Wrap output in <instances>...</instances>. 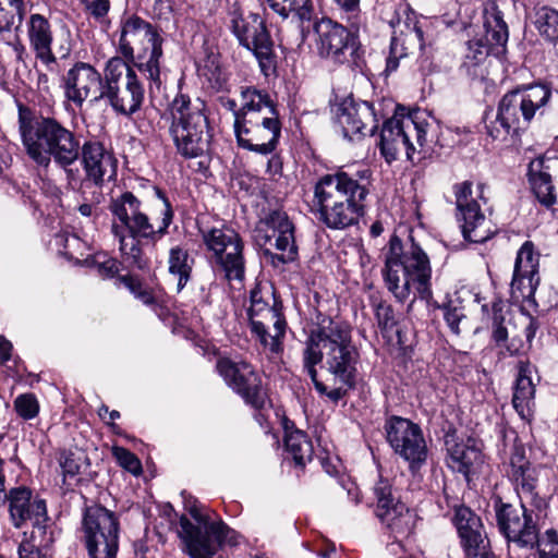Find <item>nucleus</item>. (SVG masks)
I'll return each instance as SVG.
<instances>
[{"label":"nucleus","mask_w":558,"mask_h":558,"mask_svg":"<svg viewBox=\"0 0 558 558\" xmlns=\"http://www.w3.org/2000/svg\"><path fill=\"white\" fill-rule=\"evenodd\" d=\"M17 131L26 156L47 170L53 162L65 172L69 184L76 179L75 165L82 153L80 135L53 114L37 113L17 101Z\"/></svg>","instance_id":"f257e3e1"},{"label":"nucleus","mask_w":558,"mask_h":558,"mask_svg":"<svg viewBox=\"0 0 558 558\" xmlns=\"http://www.w3.org/2000/svg\"><path fill=\"white\" fill-rule=\"evenodd\" d=\"M158 203L148 214L132 192H123L112 197L109 210L112 215L111 232L119 242V250L126 262L138 269L147 266L141 240L156 244L167 233L174 213L168 197L160 189H155Z\"/></svg>","instance_id":"f03ea898"},{"label":"nucleus","mask_w":558,"mask_h":558,"mask_svg":"<svg viewBox=\"0 0 558 558\" xmlns=\"http://www.w3.org/2000/svg\"><path fill=\"white\" fill-rule=\"evenodd\" d=\"M359 352L351 339L350 326L338 319L324 317L313 329L303 351V368L311 377L315 388L324 392L325 386L317 380L316 365L324 362L325 367L343 385L352 386L356 373Z\"/></svg>","instance_id":"7ed1b4c3"},{"label":"nucleus","mask_w":558,"mask_h":558,"mask_svg":"<svg viewBox=\"0 0 558 558\" xmlns=\"http://www.w3.org/2000/svg\"><path fill=\"white\" fill-rule=\"evenodd\" d=\"M163 39L157 29L137 15L121 21L119 52L122 59L132 62L147 75L157 87L160 86V59Z\"/></svg>","instance_id":"20e7f679"},{"label":"nucleus","mask_w":558,"mask_h":558,"mask_svg":"<svg viewBox=\"0 0 558 558\" xmlns=\"http://www.w3.org/2000/svg\"><path fill=\"white\" fill-rule=\"evenodd\" d=\"M170 136L179 155L193 159L209 150L211 134L204 105L180 94L171 102Z\"/></svg>","instance_id":"39448f33"},{"label":"nucleus","mask_w":558,"mask_h":558,"mask_svg":"<svg viewBox=\"0 0 558 558\" xmlns=\"http://www.w3.org/2000/svg\"><path fill=\"white\" fill-rule=\"evenodd\" d=\"M430 124L418 112L393 116L385 121L380 132L379 148L385 160L395 161L403 150L411 162L420 161L434 150L427 138Z\"/></svg>","instance_id":"423d86ee"},{"label":"nucleus","mask_w":558,"mask_h":558,"mask_svg":"<svg viewBox=\"0 0 558 558\" xmlns=\"http://www.w3.org/2000/svg\"><path fill=\"white\" fill-rule=\"evenodd\" d=\"M187 511L196 524L182 515L178 535L192 558H213L222 545L238 544L239 534L221 520L211 521L196 504L187 506Z\"/></svg>","instance_id":"0eeeda50"},{"label":"nucleus","mask_w":558,"mask_h":558,"mask_svg":"<svg viewBox=\"0 0 558 558\" xmlns=\"http://www.w3.org/2000/svg\"><path fill=\"white\" fill-rule=\"evenodd\" d=\"M198 232L216 274L228 281H242L245 276L244 241L232 228L209 227L197 221Z\"/></svg>","instance_id":"6e6552de"},{"label":"nucleus","mask_w":558,"mask_h":558,"mask_svg":"<svg viewBox=\"0 0 558 558\" xmlns=\"http://www.w3.org/2000/svg\"><path fill=\"white\" fill-rule=\"evenodd\" d=\"M550 97V88L542 84L511 90L499 101L496 122L505 134H517L527 129L536 114H544Z\"/></svg>","instance_id":"1a4fd4ad"},{"label":"nucleus","mask_w":558,"mask_h":558,"mask_svg":"<svg viewBox=\"0 0 558 558\" xmlns=\"http://www.w3.org/2000/svg\"><path fill=\"white\" fill-rule=\"evenodd\" d=\"M105 89L99 95L123 116L137 112L144 101V86L135 71L121 57H112L105 66Z\"/></svg>","instance_id":"9d476101"},{"label":"nucleus","mask_w":558,"mask_h":558,"mask_svg":"<svg viewBox=\"0 0 558 558\" xmlns=\"http://www.w3.org/2000/svg\"><path fill=\"white\" fill-rule=\"evenodd\" d=\"M119 521L113 512L101 506L86 508L82 532L89 558H117Z\"/></svg>","instance_id":"9b49d317"},{"label":"nucleus","mask_w":558,"mask_h":558,"mask_svg":"<svg viewBox=\"0 0 558 558\" xmlns=\"http://www.w3.org/2000/svg\"><path fill=\"white\" fill-rule=\"evenodd\" d=\"M294 231V225L287 213L274 209L257 222L254 229V240L260 247L272 245L274 241V246L280 254H274L268 250H265V253L270 255L272 263L277 259L281 264H288L298 257Z\"/></svg>","instance_id":"f8f14e48"},{"label":"nucleus","mask_w":558,"mask_h":558,"mask_svg":"<svg viewBox=\"0 0 558 558\" xmlns=\"http://www.w3.org/2000/svg\"><path fill=\"white\" fill-rule=\"evenodd\" d=\"M318 54L336 64L352 62L357 65L360 43L357 36L343 25L322 19L315 25Z\"/></svg>","instance_id":"ddd939ff"},{"label":"nucleus","mask_w":558,"mask_h":558,"mask_svg":"<svg viewBox=\"0 0 558 558\" xmlns=\"http://www.w3.org/2000/svg\"><path fill=\"white\" fill-rule=\"evenodd\" d=\"M483 184L477 185V198L473 197L472 183L462 182L454 185L457 220L460 222L463 238L473 243H483L494 234L490 221L481 210L478 199L486 203L483 196Z\"/></svg>","instance_id":"4468645a"},{"label":"nucleus","mask_w":558,"mask_h":558,"mask_svg":"<svg viewBox=\"0 0 558 558\" xmlns=\"http://www.w3.org/2000/svg\"><path fill=\"white\" fill-rule=\"evenodd\" d=\"M232 32L243 47L254 52L260 70L266 76L276 71L274 43L263 19L257 13H250L245 17L234 15Z\"/></svg>","instance_id":"2eb2a0df"},{"label":"nucleus","mask_w":558,"mask_h":558,"mask_svg":"<svg viewBox=\"0 0 558 558\" xmlns=\"http://www.w3.org/2000/svg\"><path fill=\"white\" fill-rule=\"evenodd\" d=\"M533 508L523 502H520L519 508L510 504L496 505L497 525L508 542L515 543L520 547L535 546L538 530Z\"/></svg>","instance_id":"dca6fc26"},{"label":"nucleus","mask_w":558,"mask_h":558,"mask_svg":"<svg viewBox=\"0 0 558 558\" xmlns=\"http://www.w3.org/2000/svg\"><path fill=\"white\" fill-rule=\"evenodd\" d=\"M385 428L387 440L395 452L416 474L427 459V446L421 427L413 421H389Z\"/></svg>","instance_id":"f3484780"},{"label":"nucleus","mask_w":558,"mask_h":558,"mask_svg":"<svg viewBox=\"0 0 558 558\" xmlns=\"http://www.w3.org/2000/svg\"><path fill=\"white\" fill-rule=\"evenodd\" d=\"M216 369L228 387L241 396L252 407L262 408L265 392L259 374L246 362H235L230 359H219Z\"/></svg>","instance_id":"a211bd4d"},{"label":"nucleus","mask_w":558,"mask_h":558,"mask_svg":"<svg viewBox=\"0 0 558 558\" xmlns=\"http://www.w3.org/2000/svg\"><path fill=\"white\" fill-rule=\"evenodd\" d=\"M395 253L397 259L402 265V269H404L416 286L420 298L427 301L432 299V268L427 254L413 241L404 251L401 240L398 236H392L389 241V252L387 255L393 257Z\"/></svg>","instance_id":"6ab92c4d"},{"label":"nucleus","mask_w":558,"mask_h":558,"mask_svg":"<svg viewBox=\"0 0 558 558\" xmlns=\"http://www.w3.org/2000/svg\"><path fill=\"white\" fill-rule=\"evenodd\" d=\"M105 73L100 74L92 64L76 62L63 76L65 98L81 108L85 100H102L99 95L105 89Z\"/></svg>","instance_id":"aec40b11"},{"label":"nucleus","mask_w":558,"mask_h":558,"mask_svg":"<svg viewBox=\"0 0 558 558\" xmlns=\"http://www.w3.org/2000/svg\"><path fill=\"white\" fill-rule=\"evenodd\" d=\"M377 499V517L391 530L396 536L410 534L413 526V515L408 507L400 502L393 494L390 481L380 473L374 487Z\"/></svg>","instance_id":"412c9836"},{"label":"nucleus","mask_w":558,"mask_h":558,"mask_svg":"<svg viewBox=\"0 0 558 558\" xmlns=\"http://www.w3.org/2000/svg\"><path fill=\"white\" fill-rule=\"evenodd\" d=\"M368 189L344 171L323 175L314 187L316 208L351 199H365Z\"/></svg>","instance_id":"4be33fe9"},{"label":"nucleus","mask_w":558,"mask_h":558,"mask_svg":"<svg viewBox=\"0 0 558 558\" xmlns=\"http://www.w3.org/2000/svg\"><path fill=\"white\" fill-rule=\"evenodd\" d=\"M484 38H473L468 41L465 59L478 64L490 53L493 47L504 48L508 41V26L502 12L495 3L488 4L484 10Z\"/></svg>","instance_id":"5701e85b"},{"label":"nucleus","mask_w":558,"mask_h":558,"mask_svg":"<svg viewBox=\"0 0 558 558\" xmlns=\"http://www.w3.org/2000/svg\"><path fill=\"white\" fill-rule=\"evenodd\" d=\"M511 433L514 435V441H517L515 433ZM510 468L509 475L515 484L520 502L541 509L545 501L535 490L537 483L536 470L526 460L524 447L517 442H514L510 454Z\"/></svg>","instance_id":"b1692460"},{"label":"nucleus","mask_w":558,"mask_h":558,"mask_svg":"<svg viewBox=\"0 0 558 558\" xmlns=\"http://www.w3.org/2000/svg\"><path fill=\"white\" fill-rule=\"evenodd\" d=\"M336 120L342 130L343 137L353 140L355 136L364 135V130L372 133L376 128L374 108L371 102L344 100L337 109Z\"/></svg>","instance_id":"393cba45"},{"label":"nucleus","mask_w":558,"mask_h":558,"mask_svg":"<svg viewBox=\"0 0 558 558\" xmlns=\"http://www.w3.org/2000/svg\"><path fill=\"white\" fill-rule=\"evenodd\" d=\"M473 441L471 438L468 442ZM445 446L448 452V465L453 471L468 475L482 463V453L474 444H464L459 428L450 424L445 434Z\"/></svg>","instance_id":"a878e982"},{"label":"nucleus","mask_w":558,"mask_h":558,"mask_svg":"<svg viewBox=\"0 0 558 558\" xmlns=\"http://www.w3.org/2000/svg\"><path fill=\"white\" fill-rule=\"evenodd\" d=\"M27 38L35 58L39 60L48 71H54L57 58L52 52L53 34L49 20L39 14H31L26 22Z\"/></svg>","instance_id":"bb28decb"},{"label":"nucleus","mask_w":558,"mask_h":558,"mask_svg":"<svg viewBox=\"0 0 558 558\" xmlns=\"http://www.w3.org/2000/svg\"><path fill=\"white\" fill-rule=\"evenodd\" d=\"M10 514L15 527L31 521L40 525L47 519L46 502L43 499L32 500V492L26 487L13 488L9 495Z\"/></svg>","instance_id":"cd10ccee"},{"label":"nucleus","mask_w":558,"mask_h":558,"mask_svg":"<svg viewBox=\"0 0 558 558\" xmlns=\"http://www.w3.org/2000/svg\"><path fill=\"white\" fill-rule=\"evenodd\" d=\"M364 199H351L316 208L318 220L332 230H344L359 223L364 215Z\"/></svg>","instance_id":"c85d7f7f"},{"label":"nucleus","mask_w":558,"mask_h":558,"mask_svg":"<svg viewBox=\"0 0 558 558\" xmlns=\"http://www.w3.org/2000/svg\"><path fill=\"white\" fill-rule=\"evenodd\" d=\"M234 133L238 145L241 148L263 156L271 155L279 144V138L270 134L269 131L259 128L257 124L246 123L243 120H236Z\"/></svg>","instance_id":"c756f323"},{"label":"nucleus","mask_w":558,"mask_h":558,"mask_svg":"<svg viewBox=\"0 0 558 558\" xmlns=\"http://www.w3.org/2000/svg\"><path fill=\"white\" fill-rule=\"evenodd\" d=\"M81 158L86 179L95 185H101L108 169L114 167V159L97 141H86L81 144Z\"/></svg>","instance_id":"7c9ffc66"},{"label":"nucleus","mask_w":558,"mask_h":558,"mask_svg":"<svg viewBox=\"0 0 558 558\" xmlns=\"http://www.w3.org/2000/svg\"><path fill=\"white\" fill-rule=\"evenodd\" d=\"M533 374H536V368L529 361L518 363L512 404L520 418H529L533 415L535 396Z\"/></svg>","instance_id":"2f4dec72"},{"label":"nucleus","mask_w":558,"mask_h":558,"mask_svg":"<svg viewBox=\"0 0 558 558\" xmlns=\"http://www.w3.org/2000/svg\"><path fill=\"white\" fill-rule=\"evenodd\" d=\"M549 159L538 157L529 163L527 177L532 191L538 202L550 207L556 203V194L551 182Z\"/></svg>","instance_id":"473e14b6"},{"label":"nucleus","mask_w":558,"mask_h":558,"mask_svg":"<svg viewBox=\"0 0 558 558\" xmlns=\"http://www.w3.org/2000/svg\"><path fill=\"white\" fill-rule=\"evenodd\" d=\"M284 432V446L299 466H304L311 461L313 446L307 435L300 428H296L294 421H280Z\"/></svg>","instance_id":"72a5a7b5"},{"label":"nucleus","mask_w":558,"mask_h":558,"mask_svg":"<svg viewBox=\"0 0 558 558\" xmlns=\"http://www.w3.org/2000/svg\"><path fill=\"white\" fill-rule=\"evenodd\" d=\"M383 275L387 289L399 302H404L409 299L411 286L414 283L404 269H402V265L397 259L396 253L393 257L386 255Z\"/></svg>","instance_id":"f704fd0d"},{"label":"nucleus","mask_w":558,"mask_h":558,"mask_svg":"<svg viewBox=\"0 0 558 558\" xmlns=\"http://www.w3.org/2000/svg\"><path fill=\"white\" fill-rule=\"evenodd\" d=\"M195 259L183 245L170 247L168 254V272L177 280V292H181L192 278Z\"/></svg>","instance_id":"c9c22d12"},{"label":"nucleus","mask_w":558,"mask_h":558,"mask_svg":"<svg viewBox=\"0 0 558 558\" xmlns=\"http://www.w3.org/2000/svg\"><path fill=\"white\" fill-rule=\"evenodd\" d=\"M242 105L236 114V120H244L252 114L264 113L268 109L277 108L267 92L253 86L242 87Z\"/></svg>","instance_id":"e433bc0d"},{"label":"nucleus","mask_w":558,"mask_h":558,"mask_svg":"<svg viewBox=\"0 0 558 558\" xmlns=\"http://www.w3.org/2000/svg\"><path fill=\"white\" fill-rule=\"evenodd\" d=\"M541 277L513 271L510 283V294L514 302H529L535 305V292L539 286Z\"/></svg>","instance_id":"4c0bfd02"},{"label":"nucleus","mask_w":558,"mask_h":558,"mask_svg":"<svg viewBox=\"0 0 558 558\" xmlns=\"http://www.w3.org/2000/svg\"><path fill=\"white\" fill-rule=\"evenodd\" d=\"M453 523L457 527L461 542L484 535L483 524L470 508L461 506L456 509Z\"/></svg>","instance_id":"58836bf2"},{"label":"nucleus","mask_w":558,"mask_h":558,"mask_svg":"<svg viewBox=\"0 0 558 558\" xmlns=\"http://www.w3.org/2000/svg\"><path fill=\"white\" fill-rule=\"evenodd\" d=\"M276 14L287 20L293 13L302 22L310 21L313 13L312 0H263Z\"/></svg>","instance_id":"ea45409f"},{"label":"nucleus","mask_w":558,"mask_h":558,"mask_svg":"<svg viewBox=\"0 0 558 558\" xmlns=\"http://www.w3.org/2000/svg\"><path fill=\"white\" fill-rule=\"evenodd\" d=\"M251 305L247 310L248 322L272 311V303L280 301L270 286L257 284L250 293Z\"/></svg>","instance_id":"a19ab883"},{"label":"nucleus","mask_w":558,"mask_h":558,"mask_svg":"<svg viewBox=\"0 0 558 558\" xmlns=\"http://www.w3.org/2000/svg\"><path fill=\"white\" fill-rule=\"evenodd\" d=\"M250 328L252 335H258L263 338L265 328L278 330L277 335H286L287 322L282 314L281 301H275L272 303V311L269 314H265L260 317L250 322Z\"/></svg>","instance_id":"79ce46f5"},{"label":"nucleus","mask_w":558,"mask_h":558,"mask_svg":"<svg viewBox=\"0 0 558 558\" xmlns=\"http://www.w3.org/2000/svg\"><path fill=\"white\" fill-rule=\"evenodd\" d=\"M513 271L539 276V253L532 241H525L517 252Z\"/></svg>","instance_id":"37998d69"},{"label":"nucleus","mask_w":558,"mask_h":558,"mask_svg":"<svg viewBox=\"0 0 558 558\" xmlns=\"http://www.w3.org/2000/svg\"><path fill=\"white\" fill-rule=\"evenodd\" d=\"M25 13V0H0V33L10 32L16 20L21 25Z\"/></svg>","instance_id":"c03bdc74"},{"label":"nucleus","mask_w":558,"mask_h":558,"mask_svg":"<svg viewBox=\"0 0 558 558\" xmlns=\"http://www.w3.org/2000/svg\"><path fill=\"white\" fill-rule=\"evenodd\" d=\"M535 26L548 40L558 39V11L543 7L536 11Z\"/></svg>","instance_id":"a18cd8bd"},{"label":"nucleus","mask_w":558,"mask_h":558,"mask_svg":"<svg viewBox=\"0 0 558 558\" xmlns=\"http://www.w3.org/2000/svg\"><path fill=\"white\" fill-rule=\"evenodd\" d=\"M369 301L380 329L391 330L397 326L398 317L391 304L384 301L379 294H372Z\"/></svg>","instance_id":"49530a36"},{"label":"nucleus","mask_w":558,"mask_h":558,"mask_svg":"<svg viewBox=\"0 0 558 558\" xmlns=\"http://www.w3.org/2000/svg\"><path fill=\"white\" fill-rule=\"evenodd\" d=\"M243 121L254 125L257 124L259 128L269 131L270 134H274L278 138L281 136V122L279 120L277 108L268 109L264 113H257L253 117L250 114V117Z\"/></svg>","instance_id":"de8ad7c7"},{"label":"nucleus","mask_w":558,"mask_h":558,"mask_svg":"<svg viewBox=\"0 0 558 558\" xmlns=\"http://www.w3.org/2000/svg\"><path fill=\"white\" fill-rule=\"evenodd\" d=\"M437 307L444 311V318L450 330L459 335L461 331L460 323L466 317L461 302L449 300L442 305H437Z\"/></svg>","instance_id":"09e8293b"},{"label":"nucleus","mask_w":558,"mask_h":558,"mask_svg":"<svg viewBox=\"0 0 558 558\" xmlns=\"http://www.w3.org/2000/svg\"><path fill=\"white\" fill-rule=\"evenodd\" d=\"M360 1L361 0H333L341 12V17L355 31H359L362 25Z\"/></svg>","instance_id":"8fccbe9b"},{"label":"nucleus","mask_w":558,"mask_h":558,"mask_svg":"<svg viewBox=\"0 0 558 558\" xmlns=\"http://www.w3.org/2000/svg\"><path fill=\"white\" fill-rule=\"evenodd\" d=\"M538 548V558H558V531L548 529L539 536L535 544Z\"/></svg>","instance_id":"3c124183"},{"label":"nucleus","mask_w":558,"mask_h":558,"mask_svg":"<svg viewBox=\"0 0 558 558\" xmlns=\"http://www.w3.org/2000/svg\"><path fill=\"white\" fill-rule=\"evenodd\" d=\"M112 456L118 464L131 474L138 476L142 473L143 468L141 460L130 450L114 446L112 448Z\"/></svg>","instance_id":"603ef678"},{"label":"nucleus","mask_w":558,"mask_h":558,"mask_svg":"<svg viewBox=\"0 0 558 558\" xmlns=\"http://www.w3.org/2000/svg\"><path fill=\"white\" fill-rule=\"evenodd\" d=\"M504 302L495 300L492 302L493 339L497 344L505 343L508 339L507 328L502 325Z\"/></svg>","instance_id":"864d4df0"},{"label":"nucleus","mask_w":558,"mask_h":558,"mask_svg":"<svg viewBox=\"0 0 558 558\" xmlns=\"http://www.w3.org/2000/svg\"><path fill=\"white\" fill-rule=\"evenodd\" d=\"M278 330L265 328L263 338L258 335H252L259 342L265 351L272 356H278L283 351V339L286 335H277Z\"/></svg>","instance_id":"5fc2aeb1"},{"label":"nucleus","mask_w":558,"mask_h":558,"mask_svg":"<svg viewBox=\"0 0 558 558\" xmlns=\"http://www.w3.org/2000/svg\"><path fill=\"white\" fill-rule=\"evenodd\" d=\"M86 458L83 453L62 451L59 457V463L64 476H75L81 472Z\"/></svg>","instance_id":"6e6d98bb"},{"label":"nucleus","mask_w":558,"mask_h":558,"mask_svg":"<svg viewBox=\"0 0 558 558\" xmlns=\"http://www.w3.org/2000/svg\"><path fill=\"white\" fill-rule=\"evenodd\" d=\"M14 408L22 418H34L39 412V404L33 393L19 396L14 401Z\"/></svg>","instance_id":"4d7b16f0"},{"label":"nucleus","mask_w":558,"mask_h":558,"mask_svg":"<svg viewBox=\"0 0 558 558\" xmlns=\"http://www.w3.org/2000/svg\"><path fill=\"white\" fill-rule=\"evenodd\" d=\"M466 558H488L489 544L486 535L461 542Z\"/></svg>","instance_id":"13d9d810"},{"label":"nucleus","mask_w":558,"mask_h":558,"mask_svg":"<svg viewBox=\"0 0 558 558\" xmlns=\"http://www.w3.org/2000/svg\"><path fill=\"white\" fill-rule=\"evenodd\" d=\"M120 263L114 258L96 260L95 268L102 278H113L119 272Z\"/></svg>","instance_id":"bf43d9fd"},{"label":"nucleus","mask_w":558,"mask_h":558,"mask_svg":"<svg viewBox=\"0 0 558 558\" xmlns=\"http://www.w3.org/2000/svg\"><path fill=\"white\" fill-rule=\"evenodd\" d=\"M404 56L405 53L399 49L398 39L392 38L390 44V52L386 61V73L395 72L399 66V60Z\"/></svg>","instance_id":"052dcab7"},{"label":"nucleus","mask_w":558,"mask_h":558,"mask_svg":"<svg viewBox=\"0 0 558 558\" xmlns=\"http://www.w3.org/2000/svg\"><path fill=\"white\" fill-rule=\"evenodd\" d=\"M87 11L97 19L104 17L110 8L109 0H82Z\"/></svg>","instance_id":"680f3d73"},{"label":"nucleus","mask_w":558,"mask_h":558,"mask_svg":"<svg viewBox=\"0 0 558 558\" xmlns=\"http://www.w3.org/2000/svg\"><path fill=\"white\" fill-rule=\"evenodd\" d=\"M20 558H46L44 554L28 541L22 542L19 546Z\"/></svg>","instance_id":"e2e57ef3"},{"label":"nucleus","mask_w":558,"mask_h":558,"mask_svg":"<svg viewBox=\"0 0 558 558\" xmlns=\"http://www.w3.org/2000/svg\"><path fill=\"white\" fill-rule=\"evenodd\" d=\"M118 280L120 283L124 284L136 299L137 294L145 290L143 284L133 276H120Z\"/></svg>","instance_id":"0e129e2a"},{"label":"nucleus","mask_w":558,"mask_h":558,"mask_svg":"<svg viewBox=\"0 0 558 558\" xmlns=\"http://www.w3.org/2000/svg\"><path fill=\"white\" fill-rule=\"evenodd\" d=\"M526 320H527V323L524 327L523 332H524L526 342L529 343V345H531V343L536 335V331L539 328V324H538L537 319L532 316H527Z\"/></svg>","instance_id":"69168bd1"},{"label":"nucleus","mask_w":558,"mask_h":558,"mask_svg":"<svg viewBox=\"0 0 558 558\" xmlns=\"http://www.w3.org/2000/svg\"><path fill=\"white\" fill-rule=\"evenodd\" d=\"M267 172L270 175L281 174L282 172V161L278 155H271V157L267 161Z\"/></svg>","instance_id":"338daca9"},{"label":"nucleus","mask_w":558,"mask_h":558,"mask_svg":"<svg viewBox=\"0 0 558 558\" xmlns=\"http://www.w3.org/2000/svg\"><path fill=\"white\" fill-rule=\"evenodd\" d=\"M12 343L0 336V362L7 363L11 359Z\"/></svg>","instance_id":"774afa93"}]
</instances>
